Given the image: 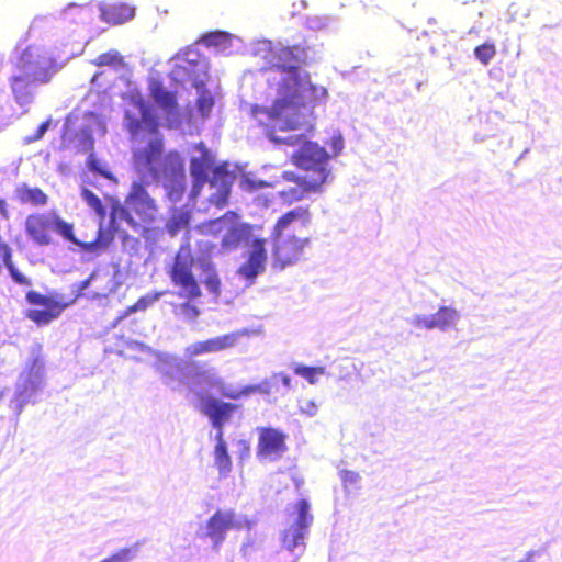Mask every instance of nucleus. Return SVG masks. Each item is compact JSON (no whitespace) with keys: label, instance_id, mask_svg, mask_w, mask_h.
Wrapping results in <instances>:
<instances>
[{"label":"nucleus","instance_id":"obj_26","mask_svg":"<svg viewBox=\"0 0 562 562\" xmlns=\"http://www.w3.org/2000/svg\"><path fill=\"white\" fill-rule=\"evenodd\" d=\"M214 459L220 475L226 476L232 471V460L228 454L227 443L215 445Z\"/></svg>","mask_w":562,"mask_h":562},{"label":"nucleus","instance_id":"obj_27","mask_svg":"<svg viewBox=\"0 0 562 562\" xmlns=\"http://www.w3.org/2000/svg\"><path fill=\"white\" fill-rule=\"evenodd\" d=\"M75 146L79 151L91 153L94 147V137L90 126H82L75 136Z\"/></svg>","mask_w":562,"mask_h":562},{"label":"nucleus","instance_id":"obj_59","mask_svg":"<svg viewBox=\"0 0 562 562\" xmlns=\"http://www.w3.org/2000/svg\"><path fill=\"white\" fill-rule=\"evenodd\" d=\"M26 300L31 305H35V291L31 290L26 293Z\"/></svg>","mask_w":562,"mask_h":562},{"label":"nucleus","instance_id":"obj_40","mask_svg":"<svg viewBox=\"0 0 562 562\" xmlns=\"http://www.w3.org/2000/svg\"><path fill=\"white\" fill-rule=\"evenodd\" d=\"M188 223V218L186 215H179V216H173L170 221H168V223L166 224V228L168 231V233L171 235V236H175L178 234V232L183 227L186 226Z\"/></svg>","mask_w":562,"mask_h":562},{"label":"nucleus","instance_id":"obj_55","mask_svg":"<svg viewBox=\"0 0 562 562\" xmlns=\"http://www.w3.org/2000/svg\"><path fill=\"white\" fill-rule=\"evenodd\" d=\"M279 376H280L281 382H282L284 387H286V389H291L292 387V379H291L290 375L281 373Z\"/></svg>","mask_w":562,"mask_h":562},{"label":"nucleus","instance_id":"obj_9","mask_svg":"<svg viewBox=\"0 0 562 562\" xmlns=\"http://www.w3.org/2000/svg\"><path fill=\"white\" fill-rule=\"evenodd\" d=\"M194 263L190 247L181 246L169 272L172 283L180 288L179 296L188 301L201 296L199 283L192 273Z\"/></svg>","mask_w":562,"mask_h":562},{"label":"nucleus","instance_id":"obj_20","mask_svg":"<svg viewBox=\"0 0 562 562\" xmlns=\"http://www.w3.org/2000/svg\"><path fill=\"white\" fill-rule=\"evenodd\" d=\"M35 359L30 360V368L27 372H22L18 379L15 400V408H21L24 403H27L35 393L34 370Z\"/></svg>","mask_w":562,"mask_h":562},{"label":"nucleus","instance_id":"obj_13","mask_svg":"<svg viewBox=\"0 0 562 562\" xmlns=\"http://www.w3.org/2000/svg\"><path fill=\"white\" fill-rule=\"evenodd\" d=\"M249 330L247 328H243L236 331H232L222 336H217L214 338H210L203 341H196L187 347L186 351L189 356H200L203 353H213L223 351L226 349H231L235 347L239 339L248 336Z\"/></svg>","mask_w":562,"mask_h":562},{"label":"nucleus","instance_id":"obj_3","mask_svg":"<svg viewBox=\"0 0 562 562\" xmlns=\"http://www.w3.org/2000/svg\"><path fill=\"white\" fill-rule=\"evenodd\" d=\"M190 175L193 182L191 198H195L201 189L209 184V201L216 206H224L227 203L235 173L228 170L227 165L216 166L214 155L203 143L196 144L193 148Z\"/></svg>","mask_w":562,"mask_h":562},{"label":"nucleus","instance_id":"obj_51","mask_svg":"<svg viewBox=\"0 0 562 562\" xmlns=\"http://www.w3.org/2000/svg\"><path fill=\"white\" fill-rule=\"evenodd\" d=\"M344 148V139L339 135L338 137H334L331 142V149L334 150L335 155H338Z\"/></svg>","mask_w":562,"mask_h":562},{"label":"nucleus","instance_id":"obj_32","mask_svg":"<svg viewBox=\"0 0 562 562\" xmlns=\"http://www.w3.org/2000/svg\"><path fill=\"white\" fill-rule=\"evenodd\" d=\"M231 38V35L223 31H215L205 33L202 36V43L206 46H214L225 48L226 42Z\"/></svg>","mask_w":562,"mask_h":562},{"label":"nucleus","instance_id":"obj_61","mask_svg":"<svg viewBox=\"0 0 562 562\" xmlns=\"http://www.w3.org/2000/svg\"><path fill=\"white\" fill-rule=\"evenodd\" d=\"M135 345L138 347V350H140V351H145V350L150 351V348L146 347L144 344L135 342Z\"/></svg>","mask_w":562,"mask_h":562},{"label":"nucleus","instance_id":"obj_6","mask_svg":"<svg viewBox=\"0 0 562 562\" xmlns=\"http://www.w3.org/2000/svg\"><path fill=\"white\" fill-rule=\"evenodd\" d=\"M34 47L31 41V29L26 37L20 41L15 47L16 71L12 78V91L16 102L27 105L33 102L35 91V63Z\"/></svg>","mask_w":562,"mask_h":562},{"label":"nucleus","instance_id":"obj_15","mask_svg":"<svg viewBox=\"0 0 562 562\" xmlns=\"http://www.w3.org/2000/svg\"><path fill=\"white\" fill-rule=\"evenodd\" d=\"M245 257L246 261L238 268L237 273L249 283H254L266 271L268 259L266 239L257 241L247 249Z\"/></svg>","mask_w":562,"mask_h":562},{"label":"nucleus","instance_id":"obj_53","mask_svg":"<svg viewBox=\"0 0 562 562\" xmlns=\"http://www.w3.org/2000/svg\"><path fill=\"white\" fill-rule=\"evenodd\" d=\"M284 178L289 181H293L295 183H299L302 178H310V176H296L293 172H284Z\"/></svg>","mask_w":562,"mask_h":562},{"label":"nucleus","instance_id":"obj_4","mask_svg":"<svg viewBox=\"0 0 562 562\" xmlns=\"http://www.w3.org/2000/svg\"><path fill=\"white\" fill-rule=\"evenodd\" d=\"M175 66L170 71L171 79L183 88H194L198 93L196 108L199 113L209 116L214 105V99L205 88L209 78V61L195 47H187L173 58Z\"/></svg>","mask_w":562,"mask_h":562},{"label":"nucleus","instance_id":"obj_52","mask_svg":"<svg viewBox=\"0 0 562 562\" xmlns=\"http://www.w3.org/2000/svg\"><path fill=\"white\" fill-rule=\"evenodd\" d=\"M80 10H83V5H79L77 3H69L64 10H63V14L65 16H68L70 15L74 11L78 12Z\"/></svg>","mask_w":562,"mask_h":562},{"label":"nucleus","instance_id":"obj_46","mask_svg":"<svg viewBox=\"0 0 562 562\" xmlns=\"http://www.w3.org/2000/svg\"><path fill=\"white\" fill-rule=\"evenodd\" d=\"M341 479L344 481V483H347V484H356L359 482L360 480V475L359 473L355 472V471H342L341 473Z\"/></svg>","mask_w":562,"mask_h":562},{"label":"nucleus","instance_id":"obj_42","mask_svg":"<svg viewBox=\"0 0 562 562\" xmlns=\"http://www.w3.org/2000/svg\"><path fill=\"white\" fill-rule=\"evenodd\" d=\"M268 184L262 180H254L249 177H244L240 181V187L247 191H256L266 188Z\"/></svg>","mask_w":562,"mask_h":562},{"label":"nucleus","instance_id":"obj_64","mask_svg":"<svg viewBox=\"0 0 562 562\" xmlns=\"http://www.w3.org/2000/svg\"><path fill=\"white\" fill-rule=\"evenodd\" d=\"M34 139H35V136H27V137H25V143H26V144H30V143H32Z\"/></svg>","mask_w":562,"mask_h":562},{"label":"nucleus","instance_id":"obj_56","mask_svg":"<svg viewBox=\"0 0 562 562\" xmlns=\"http://www.w3.org/2000/svg\"><path fill=\"white\" fill-rule=\"evenodd\" d=\"M47 202V195L37 188V205H44Z\"/></svg>","mask_w":562,"mask_h":562},{"label":"nucleus","instance_id":"obj_1","mask_svg":"<svg viewBox=\"0 0 562 562\" xmlns=\"http://www.w3.org/2000/svg\"><path fill=\"white\" fill-rule=\"evenodd\" d=\"M252 54L263 59L261 70L271 72L268 81L278 85L277 97L270 108L254 105L252 117L265 127L266 136L277 146H299L292 158L301 169L312 171L310 189H321L329 176V154L324 147L305 139V133L314 126L313 106L327 97L324 87L315 86L302 68L307 53L294 45L284 46L270 41H259Z\"/></svg>","mask_w":562,"mask_h":562},{"label":"nucleus","instance_id":"obj_41","mask_svg":"<svg viewBox=\"0 0 562 562\" xmlns=\"http://www.w3.org/2000/svg\"><path fill=\"white\" fill-rule=\"evenodd\" d=\"M300 412L308 417L316 416L318 412L317 404L312 400H300L299 401Z\"/></svg>","mask_w":562,"mask_h":562},{"label":"nucleus","instance_id":"obj_34","mask_svg":"<svg viewBox=\"0 0 562 562\" xmlns=\"http://www.w3.org/2000/svg\"><path fill=\"white\" fill-rule=\"evenodd\" d=\"M86 166L88 170L91 171L92 173L115 181L114 176L105 167H103L102 162L94 156L93 153L89 154L86 161Z\"/></svg>","mask_w":562,"mask_h":562},{"label":"nucleus","instance_id":"obj_8","mask_svg":"<svg viewBox=\"0 0 562 562\" xmlns=\"http://www.w3.org/2000/svg\"><path fill=\"white\" fill-rule=\"evenodd\" d=\"M295 514L291 525L282 531L281 541L285 550L299 557L305 551V539L314 519L307 499L302 498L296 503Z\"/></svg>","mask_w":562,"mask_h":562},{"label":"nucleus","instance_id":"obj_24","mask_svg":"<svg viewBox=\"0 0 562 562\" xmlns=\"http://www.w3.org/2000/svg\"><path fill=\"white\" fill-rule=\"evenodd\" d=\"M101 19L105 22L120 24L130 19L135 14V9L125 3L120 4H100Z\"/></svg>","mask_w":562,"mask_h":562},{"label":"nucleus","instance_id":"obj_62","mask_svg":"<svg viewBox=\"0 0 562 562\" xmlns=\"http://www.w3.org/2000/svg\"><path fill=\"white\" fill-rule=\"evenodd\" d=\"M529 148H526L521 155L518 157V159L516 160V164H518L521 159H524L526 157V155L529 153Z\"/></svg>","mask_w":562,"mask_h":562},{"label":"nucleus","instance_id":"obj_7","mask_svg":"<svg viewBox=\"0 0 562 562\" xmlns=\"http://www.w3.org/2000/svg\"><path fill=\"white\" fill-rule=\"evenodd\" d=\"M213 227L222 233L221 247L225 254L239 248L249 249L254 244L263 239L254 234V227L250 224L240 222L233 212L217 218L213 223Z\"/></svg>","mask_w":562,"mask_h":562},{"label":"nucleus","instance_id":"obj_44","mask_svg":"<svg viewBox=\"0 0 562 562\" xmlns=\"http://www.w3.org/2000/svg\"><path fill=\"white\" fill-rule=\"evenodd\" d=\"M72 245L79 247L81 251H83L85 254L98 255L101 251L100 245H98L97 239L91 243H85L79 240V243H74Z\"/></svg>","mask_w":562,"mask_h":562},{"label":"nucleus","instance_id":"obj_12","mask_svg":"<svg viewBox=\"0 0 562 562\" xmlns=\"http://www.w3.org/2000/svg\"><path fill=\"white\" fill-rule=\"evenodd\" d=\"M257 458L260 460L277 461L288 450L285 435L276 428L262 427L258 429Z\"/></svg>","mask_w":562,"mask_h":562},{"label":"nucleus","instance_id":"obj_11","mask_svg":"<svg viewBox=\"0 0 562 562\" xmlns=\"http://www.w3.org/2000/svg\"><path fill=\"white\" fill-rule=\"evenodd\" d=\"M241 527V520L236 519L233 510L217 509L209 518L205 526L199 529L196 535L200 539H210L213 550L217 552L225 541L227 532L231 529H240Z\"/></svg>","mask_w":562,"mask_h":562},{"label":"nucleus","instance_id":"obj_37","mask_svg":"<svg viewBox=\"0 0 562 562\" xmlns=\"http://www.w3.org/2000/svg\"><path fill=\"white\" fill-rule=\"evenodd\" d=\"M406 322L416 328L432 329L430 315L413 314L406 318Z\"/></svg>","mask_w":562,"mask_h":562},{"label":"nucleus","instance_id":"obj_2","mask_svg":"<svg viewBox=\"0 0 562 562\" xmlns=\"http://www.w3.org/2000/svg\"><path fill=\"white\" fill-rule=\"evenodd\" d=\"M133 109H127L124 123L133 137L146 133L144 145L133 150L134 168L139 181H133L124 200H116L111 210L112 217L125 222L132 229L139 233L144 224H151L157 215L156 201L148 193L144 180L161 182L168 200L172 203L181 201L187 178L183 159L177 151L164 156V138L158 132V119L154 108L140 94L132 98Z\"/></svg>","mask_w":562,"mask_h":562},{"label":"nucleus","instance_id":"obj_29","mask_svg":"<svg viewBox=\"0 0 562 562\" xmlns=\"http://www.w3.org/2000/svg\"><path fill=\"white\" fill-rule=\"evenodd\" d=\"M140 546V542H136L128 548H123L119 550L111 557L105 558L99 562H131L137 558Z\"/></svg>","mask_w":562,"mask_h":562},{"label":"nucleus","instance_id":"obj_14","mask_svg":"<svg viewBox=\"0 0 562 562\" xmlns=\"http://www.w3.org/2000/svg\"><path fill=\"white\" fill-rule=\"evenodd\" d=\"M249 330L247 328H243L236 331H232L222 336H217L214 338H210L203 341H196L187 347L186 351L189 356H200L203 353H213L223 351L226 349H231L235 347L239 339L248 336Z\"/></svg>","mask_w":562,"mask_h":562},{"label":"nucleus","instance_id":"obj_17","mask_svg":"<svg viewBox=\"0 0 562 562\" xmlns=\"http://www.w3.org/2000/svg\"><path fill=\"white\" fill-rule=\"evenodd\" d=\"M150 97L156 105L167 115L169 122L179 120V109L177 97L173 92L167 90L159 81L150 83Z\"/></svg>","mask_w":562,"mask_h":562},{"label":"nucleus","instance_id":"obj_18","mask_svg":"<svg viewBox=\"0 0 562 562\" xmlns=\"http://www.w3.org/2000/svg\"><path fill=\"white\" fill-rule=\"evenodd\" d=\"M64 66L65 63L60 60V55L57 50L37 54V83H48Z\"/></svg>","mask_w":562,"mask_h":562},{"label":"nucleus","instance_id":"obj_5","mask_svg":"<svg viewBox=\"0 0 562 562\" xmlns=\"http://www.w3.org/2000/svg\"><path fill=\"white\" fill-rule=\"evenodd\" d=\"M300 222L301 226L310 223V212L306 207L299 206L283 214L276 223L271 237L273 240V262L274 270H283L299 261L303 254L308 238H299L295 236L294 224Z\"/></svg>","mask_w":562,"mask_h":562},{"label":"nucleus","instance_id":"obj_35","mask_svg":"<svg viewBox=\"0 0 562 562\" xmlns=\"http://www.w3.org/2000/svg\"><path fill=\"white\" fill-rule=\"evenodd\" d=\"M496 55V47L493 43H484L474 48L475 58L483 65H488Z\"/></svg>","mask_w":562,"mask_h":562},{"label":"nucleus","instance_id":"obj_63","mask_svg":"<svg viewBox=\"0 0 562 562\" xmlns=\"http://www.w3.org/2000/svg\"><path fill=\"white\" fill-rule=\"evenodd\" d=\"M0 212L2 214L5 213V202L3 200H0Z\"/></svg>","mask_w":562,"mask_h":562},{"label":"nucleus","instance_id":"obj_60","mask_svg":"<svg viewBox=\"0 0 562 562\" xmlns=\"http://www.w3.org/2000/svg\"><path fill=\"white\" fill-rule=\"evenodd\" d=\"M26 315L30 319H32L33 322H35V308H30L27 310L26 312Z\"/></svg>","mask_w":562,"mask_h":562},{"label":"nucleus","instance_id":"obj_36","mask_svg":"<svg viewBox=\"0 0 562 562\" xmlns=\"http://www.w3.org/2000/svg\"><path fill=\"white\" fill-rule=\"evenodd\" d=\"M81 198L97 214L103 215L105 213L101 199L88 188L83 187L81 189Z\"/></svg>","mask_w":562,"mask_h":562},{"label":"nucleus","instance_id":"obj_50","mask_svg":"<svg viewBox=\"0 0 562 562\" xmlns=\"http://www.w3.org/2000/svg\"><path fill=\"white\" fill-rule=\"evenodd\" d=\"M45 227L37 226V245H47L49 244V237L44 232Z\"/></svg>","mask_w":562,"mask_h":562},{"label":"nucleus","instance_id":"obj_23","mask_svg":"<svg viewBox=\"0 0 562 562\" xmlns=\"http://www.w3.org/2000/svg\"><path fill=\"white\" fill-rule=\"evenodd\" d=\"M198 267L201 270V282L205 285L206 290L215 297L221 294V279L215 269V265L205 257L198 259Z\"/></svg>","mask_w":562,"mask_h":562},{"label":"nucleus","instance_id":"obj_21","mask_svg":"<svg viewBox=\"0 0 562 562\" xmlns=\"http://www.w3.org/2000/svg\"><path fill=\"white\" fill-rule=\"evenodd\" d=\"M156 356V370L166 379V380H175L183 369L182 361L168 352L154 351ZM166 384H169L168 381H165Z\"/></svg>","mask_w":562,"mask_h":562},{"label":"nucleus","instance_id":"obj_31","mask_svg":"<svg viewBox=\"0 0 562 562\" xmlns=\"http://www.w3.org/2000/svg\"><path fill=\"white\" fill-rule=\"evenodd\" d=\"M173 313L177 317L186 322H194L201 314L200 310L190 302L175 305Z\"/></svg>","mask_w":562,"mask_h":562},{"label":"nucleus","instance_id":"obj_33","mask_svg":"<svg viewBox=\"0 0 562 562\" xmlns=\"http://www.w3.org/2000/svg\"><path fill=\"white\" fill-rule=\"evenodd\" d=\"M294 373L306 379L311 384H315L317 382L316 376L325 373L324 367H308L305 364H296L294 368Z\"/></svg>","mask_w":562,"mask_h":562},{"label":"nucleus","instance_id":"obj_45","mask_svg":"<svg viewBox=\"0 0 562 562\" xmlns=\"http://www.w3.org/2000/svg\"><path fill=\"white\" fill-rule=\"evenodd\" d=\"M113 237L112 235L105 234L101 228L99 229L97 243L100 245V250H104L108 248L110 243L112 241Z\"/></svg>","mask_w":562,"mask_h":562},{"label":"nucleus","instance_id":"obj_57","mask_svg":"<svg viewBox=\"0 0 562 562\" xmlns=\"http://www.w3.org/2000/svg\"><path fill=\"white\" fill-rule=\"evenodd\" d=\"M215 429H216V434H215L214 439L216 441V445L226 443V441L223 438V428H215Z\"/></svg>","mask_w":562,"mask_h":562},{"label":"nucleus","instance_id":"obj_47","mask_svg":"<svg viewBox=\"0 0 562 562\" xmlns=\"http://www.w3.org/2000/svg\"><path fill=\"white\" fill-rule=\"evenodd\" d=\"M95 273H92L89 278L80 281L79 283L74 284V288H77V296L81 295L82 292L86 291L91 285Z\"/></svg>","mask_w":562,"mask_h":562},{"label":"nucleus","instance_id":"obj_19","mask_svg":"<svg viewBox=\"0 0 562 562\" xmlns=\"http://www.w3.org/2000/svg\"><path fill=\"white\" fill-rule=\"evenodd\" d=\"M192 382H195L200 386H204L207 391L209 389H216L221 395L231 400H237L241 394L249 393L247 390L241 392L233 391L231 386L225 385L223 380L212 370L198 372Z\"/></svg>","mask_w":562,"mask_h":562},{"label":"nucleus","instance_id":"obj_54","mask_svg":"<svg viewBox=\"0 0 562 562\" xmlns=\"http://www.w3.org/2000/svg\"><path fill=\"white\" fill-rule=\"evenodd\" d=\"M50 121L43 122L40 126H37V139L41 138L49 128Z\"/></svg>","mask_w":562,"mask_h":562},{"label":"nucleus","instance_id":"obj_38","mask_svg":"<svg viewBox=\"0 0 562 562\" xmlns=\"http://www.w3.org/2000/svg\"><path fill=\"white\" fill-rule=\"evenodd\" d=\"M15 196L22 203L35 204V189L29 188L25 183L16 187Z\"/></svg>","mask_w":562,"mask_h":562},{"label":"nucleus","instance_id":"obj_10","mask_svg":"<svg viewBox=\"0 0 562 562\" xmlns=\"http://www.w3.org/2000/svg\"><path fill=\"white\" fill-rule=\"evenodd\" d=\"M190 390L196 395L200 402V411L207 416L213 428H224V425L229 422L238 408L236 404L221 401L209 394L204 386H200L195 382L191 383Z\"/></svg>","mask_w":562,"mask_h":562},{"label":"nucleus","instance_id":"obj_39","mask_svg":"<svg viewBox=\"0 0 562 562\" xmlns=\"http://www.w3.org/2000/svg\"><path fill=\"white\" fill-rule=\"evenodd\" d=\"M95 64L98 66H114V65H123L122 56L119 54V52H109L101 54L98 58Z\"/></svg>","mask_w":562,"mask_h":562},{"label":"nucleus","instance_id":"obj_16","mask_svg":"<svg viewBox=\"0 0 562 562\" xmlns=\"http://www.w3.org/2000/svg\"><path fill=\"white\" fill-rule=\"evenodd\" d=\"M72 302H65L64 296L59 294L43 295L37 293V327L47 325L58 318Z\"/></svg>","mask_w":562,"mask_h":562},{"label":"nucleus","instance_id":"obj_49","mask_svg":"<svg viewBox=\"0 0 562 562\" xmlns=\"http://www.w3.org/2000/svg\"><path fill=\"white\" fill-rule=\"evenodd\" d=\"M237 445L239 447L240 459H244L245 457H249V454H250L249 443L246 440H239L237 442Z\"/></svg>","mask_w":562,"mask_h":562},{"label":"nucleus","instance_id":"obj_22","mask_svg":"<svg viewBox=\"0 0 562 562\" xmlns=\"http://www.w3.org/2000/svg\"><path fill=\"white\" fill-rule=\"evenodd\" d=\"M37 226L47 227L56 232L70 244L79 243V239L74 234L72 225L54 213L42 216L37 215Z\"/></svg>","mask_w":562,"mask_h":562},{"label":"nucleus","instance_id":"obj_30","mask_svg":"<svg viewBox=\"0 0 562 562\" xmlns=\"http://www.w3.org/2000/svg\"><path fill=\"white\" fill-rule=\"evenodd\" d=\"M164 294L165 292L147 293L146 295L139 297L134 305L127 308L125 316L136 312L146 311L148 307L154 305V303L158 302Z\"/></svg>","mask_w":562,"mask_h":562},{"label":"nucleus","instance_id":"obj_58","mask_svg":"<svg viewBox=\"0 0 562 562\" xmlns=\"http://www.w3.org/2000/svg\"><path fill=\"white\" fill-rule=\"evenodd\" d=\"M539 554V552L537 551H529L527 552L526 557L524 559H521L519 562H531L533 557Z\"/></svg>","mask_w":562,"mask_h":562},{"label":"nucleus","instance_id":"obj_28","mask_svg":"<svg viewBox=\"0 0 562 562\" xmlns=\"http://www.w3.org/2000/svg\"><path fill=\"white\" fill-rule=\"evenodd\" d=\"M312 181L311 178H302L296 187L290 188L282 192L283 198L286 201H300L305 198L306 193L317 192L319 189H310L307 183Z\"/></svg>","mask_w":562,"mask_h":562},{"label":"nucleus","instance_id":"obj_48","mask_svg":"<svg viewBox=\"0 0 562 562\" xmlns=\"http://www.w3.org/2000/svg\"><path fill=\"white\" fill-rule=\"evenodd\" d=\"M25 225L26 232L30 235V237L35 239V215H29Z\"/></svg>","mask_w":562,"mask_h":562},{"label":"nucleus","instance_id":"obj_25","mask_svg":"<svg viewBox=\"0 0 562 562\" xmlns=\"http://www.w3.org/2000/svg\"><path fill=\"white\" fill-rule=\"evenodd\" d=\"M430 319L432 329L438 328L441 331H447L457 324L460 319V314L451 306H440L436 314L430 315Z\"/></svg>","mask_w":562,"mask_h":562},{"label":"nucleus","instance_id":"obj_43","mask_svg":"<svg viewBox=\"0 0 562 562\" xmlns=\"http://www.w3.org/2000/svg\"><path fill=\"white\" fill-rule=\"evenodd\" d=\"M3 263L5 265V267L8 268L9 272H10V276L11 278L19 284H24L26 283V279L25 277L14 267V265L12 263V260H11V256L9 257L8 260L5 259H2Z\"/></svg>","mask_w":562,"mask_h":562}]
</instances>
